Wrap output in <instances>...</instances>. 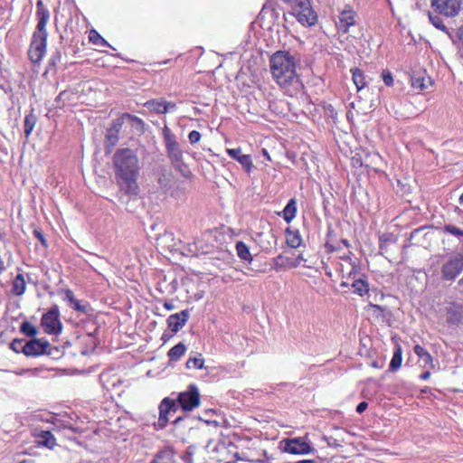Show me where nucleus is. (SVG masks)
<instances>
[{
	"label": "nucleus",
	"mask_w": 463,
	"mask_h": 463,
	"mask_svg": "<svg viewBox=\"0 0 463 463\" xmlns=\"http://www.w3.org/2000/svg\"><path fill=\"white\" fill-rule=\"evenodd\" d=\"M113 165L119 190L129 197H137L140 192L137 184L140 168L136 153L129 148L118 149L113 156Z\"/></svg>",
	"instance_id": "nucleus-1"
},
{
	"label": "nucleus",
	"mask_w": 463,
	"mask_h": 463,
	"mask_svg": "<svg viewBox=\"0 0 463 463\" xmlns=\"http://www.w3.org/2000/svg\"><path fill=\"white\" fill-rule=\"evenodd\" d=\"M297 58L287 51L275 52L269 61L270 71L277 83L286 89L299 85V78L296 72Z\"/></svg>",
	"instance_id": "nucleus-2"
},
{
	"label": "nucleus",
	"mask_w": 463,
	"mask_h": 463,
	"mask_svg": "<svg viewBox=\"0 0 463 463\" xmlns=\"http://www.w3.org/2000/svg\"><path fill=\"white\" fill-rule=\"evenodd\" d=\"M35 15L38 22L36 29L33 33L28 55L32 62L38 63L46 52L48 37L46 25L51 17L50 11L44 5L43 0H38L36 3Z\"/></svg>",
	"instance_id": "nucleus-3"
},
{
	"label": "nucleus",
	"mask_w": 463,
	"mask_h": 463,
	"mask_svg": "<svg viewBox=\"0 0 463 463\" xmlns=\"http://www.w3.org/2000/svg\"><path fill=\"white\" fill-rule=\"evenodd\" d=\"M162 134L165 146L166 155L171 162V165L184 176H187L189 171L187 170V166L184 162L183 151L180 148V145L176 140L175 135L167 126H165Z\"/></svg>",
	"instance_id": "nucleus-4"
},
{
	"label": "nucleus",
	"mask_w": 463,
	"mask_h": 463,
	"mask_svg": "<svg viewBox=\"0 0 463 463\" xmlns=\"http://www.w3.org/2000/svg\"><path fill=\"white\" fill-rule=\"evenodd\" d=\"M291 14L304 26H312L317 21V15L309 0H295L291 6Z\"/></svg>",
	"instance_id": "nucleus-5"
},
{
	"label": "nucleus",
	"mask_w": 463,
	"mask_h": 463,
	"mask_svg": "<svg viewBox=\"0 0 463 463\" xmlns=\"http://www.w3.org/2000/svg\"><path fill=\"white\" fill-rule=\"evenodd\" d=\"M463 271V254L450 255L441 267V279L444 281L453 282Z\"/></svg>",
	"instance_id": "nucleus-6"
},
{
	"label": "nucleus",
	"mask_w": 463,
	"mask_h": 463,
	"mask_svg": "<svg viewBox=\"0 0 463 463\" xmlns=\"http://www.w3.org/2000/svg\"><path fill=\"white\" fill-rule=\"evenodd\" d=\"M41 325L45 333L58 335L61 332L62 324L60 320V310L57 305L52 306L41 319Z\"/></svg>",
	"instance_id": "nucleus-7"
},
{
	"label": "nucleus",
	"mask_w": 463,
	"mask_h": 463,
	"mask_svg": "<svg viewBox=\"0 0 463 463\" xmlns=\"http://www.w3.org/2000/svg\"><path fill=\"white\" fill-rule=\"evenodd\" d=\"M176 401L183 411H191L200 405V392L197 386L190 384L184 392L178 393Z\"/></svg>",
	"instance_id": "nucleus-8"
},
{
	"label": "nucleus",
	"mask_w": 463,
	"mask_h": 463,
	"mask_svg": "<svg viewBox=\"0 0 463 463\" xmlns=\"http://www.w3.org/2000/svg\"><path fill=\"white\" fill-rule=\"evenodd\" d=\"M460 5L459 0H430L432 11L446 17H455L458 15Z\"/></svg>",
	"instance_id": "nucleus-9"
},
{
	"label": "nucleus",
	"mask_w": 463,
	"mask_h": 463,
	"mask_svg": "<svg viewBox=\"0 0 463 463\" xmlns=\"http://www.w3.org/2000/svg\"><path fill=\"white\" fill-rule=\"evenodd\" d=\"M280 445L283 452L293 455H306L313 450L303 437L283 439Z\"/></svg>",
	"instance_id": "nucleus-10"
},
{
	"label": "nucleus",
	"mask_w": 463,
	"mask_h": 463,
	"mask_svg": "<svg viewBox=\"0 0 463 463\" xmlns=\"http://www.w3.org/2000/svg\"><path fill=\"white\" fill-rule=\"evenodd\" d=\"M50 343L43 338H33L25 342L24 354L26 356H39L48 353Z\"/></svg>",
	"instance_id": "nucleus-11"
},
{
	"label": "nucleus",
	"mask_w": 463,
	"mask_h": 463,
	"mask_svg": "<svg viewBox=\"0 0 463 463\" xmlns=\"http://www.w3.org/2000/svg\"><path fill=\"white\" fill-rule=\"evenodd\" d=\"M127 121L131 123L132 127H134L136 128H142L144 126V121L141 118H139L134 115H131L129 113H124L119 118H118L112 121L111 127L109 128L111 130H113L114 132L120 133L123 125Z\"/></svg>",
	"instance_id": "nucleus-12"
},
{
	"label": "nucleus",
	"mask_w": 463,
	"mask_h": 463,
	"mask_svg": "<svg viewBox=\"0 0 463 463\" xmlns=\"http://www.w3.org/2000/svg\"><path fill=\"white\" fill-rule=\"evenodd\" d=\"M446 319L449 324L457 325L463 320V304L459 302H450L446 307Z\"/></svg>",
	"instance_id": "nucleus-13"
},
{
	"label": "nucleus",
	"mask_w": 463,
	"mask_h": 463,
	"mask_svg": "<svg viewBox=\"0 0 463 463\" xmlns=\"http://www.w3.org/2000/svg\"><path fill=\"white\" fill-rule=\"evenodd\" d=\"M355 24V12L350 7L345 8L339 14V21L336 24L337 29L343 33H346L349 28Z\"/></svg>",
	"instance_id": "nucleus-14"
},
{
	"label": "nucleus",
	"mask_w": 463,
	"mask_h": 463,
	"mask_svg": "<svg viewBox=\"0 0 463 463\" xmlns=\"http://www.w3.org/2000/svg\"><path fill=\"white\" fill-rule=\"evenodd\" d=\"M189 318V311L187 309L182 310L180 313H175L168 317L166 322L168 328L173 333H177L184 326Z\"/></svg>",
	"instance_id": "nucleus-15"
},
{
	"label": "nucleus",
	"mask_w": 463,
	"mask_h": 463,
	"mask_svg": "<svg viewBox=\"0 0 463 463\" xmlns=\"http://www.w3.org/2000/svg\"><path fill=\"white\" fill-rule=\"evenodd\" d=\"M226 152L231 158L238 161L248 174L251 172L253 168V162L250 155H242L240 147L228 148L226 149Z\"/></svg>",
	"instance_id": "nucleus-16"
},
{
	"label": "nucleus",
	"mask_w": 463,
	"mask_h": 463,
	"mask_svg": "<svg viewBox=\"0 0 463 463\" xmlns=\"http://www.w3.org/2000/svg\"><path fill=\"white\" fill-rule=\"evenodd\" d=\"M149 463H176L175 451L172 446L158 450Z\"/></svg>",
	"instance_id": "nucleus-17"
},
{
	"label": "nucleus",
	"mask_w": 463,
	"mask_h": 463,
	"mask_svg": "<svg viewBox=\"0 0 463 463\" xmlns=\"http://www.w3.org/2000/svg\"><path fill=\"white\" fill-rule=\"evenodd\" d=\"M170 403V398L165 397L161 401L159 404V417L157 422L155 424L157 430H163L169 420L168 415L171 413L169 410L171 407Z\"/></svg>",
	"instance_id": "nucleus-18"
},
{
	"label": "nucleus",
	"mask_w": 463,
	"mask_h": 463,
	"mask_svg": "<svg viewBox=\"0 0 463 463\" xmlns=\"http://www.w3.org/2000/svg\"><path fill=\"white\" fill-rule=\"evenodd\" d=\"M35 437L40 446L52 449L56 444L54 436L48 430H42Z\"/></svg>",
	"instance_id": "nucleus-19"
},
{
	"label": "nucleus",
	"mask_w": 463,
	"mask_h": 463,
	"mask_svg": "<svg viewBox=\"0 0 463 463\" xmlns=\"http://www.w3.org/2000/svg\"><path fill=\"white\" fill-rule=\"evenodd\" d=\"M439 15L440 14H438L434 13L433 11L432 12L430 11L428 14V16H429V20H430V24L437 29L446 33L450 37V39L453 41V43H456V40H454L453 35L449 33L448 27L444 24L443 20H442V18H440Z\"/></svg>",
	"instance_id": "nucleus-20"
},
{
	"label": "nucleus",
	"mask_w": 463,
	"mask_h": 463,
	"mask_svg": "<svg viewBox=\"0 0 463 463\" xmlns=\"http://www.w3.org/2000/svg\"><path fill=\"white\" fill-rule=\"evenodd\" d=\"M26 282L24 274L19 273L12 282L11 292L15 296H22L25 292Z\"/></svg>",
	"instance_id": "nucleus-21"
},
{
	"label": "nucleus",
	"mask_w": 463,
	"mask_h": 463,
	"mask_svg": "<svg viewBox=\"0 0 463 463\" xmlns=\"http://www.w3.org/2000/svg\"><path fill=\"white\" fill-rule=\"evenodd\" d=\"M286 239L288 245L293 249L298 248L302 243V238L299 231L298 230H291L290 228H288L286 230Z\"/></svg>",
	"instance_id": "nucleus-22"
},
{
	"label": "nucleus",
	"mask_w": 463,
	"mask_h": 463,
	"mask_svg": "<svg viewBox=\"0 0 463 463\" xmlns=\"http://www.w3.org/2000/svg\"><path fill=\"white\" fill-rule=\"evenodd\" d=\"M236 252L241 260L247 263H250L252 261V256L250 249L243 241H238L236 243Z\"/></svg>",
	"instance_id": "nucleus-23"
},
{
	"label": "nucleus",
	"mask_w": 463,
	"mask_h": 463,
	"mask_svg": "<svg viewBox=\"0 0 463 463\" xmlns=\"http://www.w3.org/2000/svg\"><path fill=\"white\" fill-rule=\"evenodd\" d=\"M297 203L294 198L290 199L283 210V218L289 223L296 216Z\"/></svg>",
	"instance_id": "nucleus-24"
},
{
	"label": "nucleus",
	"mask_w": 463,
	"mask_h": 463,
	"mask_svg": "<svg viewBox=\"0 0 463 463\" xmlns=\"http://www.w3.org/2000/svg\"><path fill=\"white\" fill-rule=\"evenodd\" d=\"M351 72L353 81L357 90L359 91L366 86L365 76L364 72L358 68L352 69Z\"/></svg>",
	"instance_id": "nucleus-25"
},
{
	"label": "nucleus",
	"mask_w": 463,
	"mask_h": 463,
	"mask_svg": "<svg viewBox=\"0 0 463 463\" xmlns=\"http://www.w3.org/2000/svg\"><path fill=\"white\" fill-rule=\"evenodd\" d=\"M414 353L419 356V358L424 363L425 365H430L433 367V360L430 354L421 345H416L413 348Z\"/></svg>",
	"instance_id": "nucleus-26"
},
{
	"label": "nucleus",
	"mask_w": 463,
	"mask_h": 463,
	"mask_svg": "<svg viewBox=\"0 0 463 463\" xmlns=\"http://www.w3.org/2000/svg\"><path fill=\"white\" fill-rule=\"evenodd\" d=\"M37 122V117L36 115L33 113V111L32 110L29 114H27L24 118V136L26 137H29V136L32 134L34 127H35V124Z\"/></svg>",
	"instance_id": "nucleus-27"
},
{
	"label": "nucleus",
	"mask_w": 463,
	"mask_h": 463,
	"mask_svg": "<svg viewBox=\"0 0 463 463\" xmlns=\"http://www.w3.org/2000/svg\"><path fill=\"white\" fill-rule=\"evenodd\" d=\"M186 351V346L183 343H178L168 351V357L171 361H178Z\"/></svg>",
	"instance_id": "nucleus-28"
},
{
	"label": "nucleus",
	"mask_w": 463,
	"mask_h": 463,
	"mask_svg": "<svg viewBox=\"0 0 463 463\" xmlns=\"http://www.w3.org/2000/svg\"><path fill=\"white\" fill-rule=\"evenodd\" d=\"M429 84H430V78L425 79L420 75H414L411 77V86L415 90H424L428 89Z\"/></svg>",
	"instance_id": "nucleus-29"
},
{
	"label": "nucleus",
	"mask_w": 463,
	"mask_h": 463,
	"mask_svg": "<svg viewBox=\"0 0 463 463\" xmlns=\"http://www.w3.org/2000/svg\"><path fill=\"white\" fill-rule=\"evenodd\" d=\"M442 230L444 233H448L456 237L460 242L463 243V230L460 228L450 223H446L444 224Z\"/></svg>",
	"instance_id": "nucleus-30"
},
{
	"label": "nucleus",
	"mask_w": 463,
	"mask_h": 463,
	"mask_svg": "<svg viewBox=\"0 0 463 463\" xmlns=\"http://www.w3.org/2000/svg\"><path fill=\"white\" fill-rule=\"evenodd\" d=\"M352 287L354 288V292L359 296H364L369 291V285L365 279H355L353 282Z\"/></svg>",
	"instance_id": "nucleus-31"
},
{
	"label": "nucleus",
	"mask_w": 463,
	"mask_h": 463,
	"mask_svg": "<svg viewBox=\"0 0 463 463\" xmlns=\"http://www.w3.org/2000/svg\"><path fill=\"white\" fill-rule=\"evenodd\" d=\"M73 93L70 90H63L55 99L56 107L62 108L67 103L71 102L73 98Z\"/></svg>",
	"instance_id": "nucleus-32"
},
{
	"label": "nucleus",
	"mask_w": 463,
	"mask_h": 463,
	"mask_svg": "<svg viewBox=\"0 0 463 463\" xmlns=\"http://www.w3.org/2000/svg\"><path fill=\"white\" fill-rule=\"evenodd\" d=\"M204 365V359L201 354L194 357H190L185 364L187 369H203Z\"/></svg>",
	"instance_id": "nucleus-33"
},
{
	"label": "nucleus",
	"mask_w": 463,
	"mask_h": 463,
	"mask_svg": "<svg viewBox=\"0 0 463 463\" xmlns=\"http://www.w3.org/2000/svg\"><path fill=\"white\" fill-rule=\"evenodd\" d=\"M146 107L156 113L165 114V100H151L146 102Z\"/></svg>",
	"instance_id": "nucleus-34"
},
{
	"label": "nucleus",
	"mask_w": 463,
	"mask_h": 463,
	"mask_svg": "<svg viewBox=\"0 0 463 463\" xmlns=\"http://www.w3.org/2000/svg\"><path fill=\"white\" fill-rule=\"evenodd\" d=\"M402 361V352H401V349H398L397 351L394 352L392 358L390 362V364H389L390 371L394 372V371L398 370L401 367Z\"/></svg>",
	"instance_id": "nucleus-35"
},
{
	"label": "nucleus",
	"mask_w": 463,
	"mask_h": 463,
	"mask_svg": "<svg viewBox=\"0 0 463 463\" xmlns=\"http://www.w3.org/2000/svg\"><path fill=\"white\" fill-rule=\"evenodd\" d=\"M89 39L96 45L109 46L108 42L96 30H91L90 32Z\"/></svg>",
	"instance_id": "nucleus-36"
},
{
	"label": "nucleus",
	"mask_w": 463,
	"mask_h": 463,
	"mask_svg": "<svg viewBox=\"0 0 463 463\" xmlns=\"http://www.w3.org/2000/svg\"><path fill=\"white\" fill-rule=\"evenodd\" d=\"M20 331L27 336H34L37 334L36 327L30 322L24 321L20 326Z\"/></svg>",
	"instance_id": "nucleus-37"
},
{
	"label": "nucleus",
	"mask_w": 463,
	"mask_h": 463,
	"mask_svg": "<svg viewBox=\"0 0 463 463\" xmlns=\"http://www.w3.org/2000/svg\"><path fill=\"white\" fill-rule=\"evenodd\" d=\"M118 140H119V133L114 132L113 130L109 128L107 130V134H106V141L108 143V146L113 147L118 144Z\"/></svg>",
	"instance_id": "nucleus-38"
},
{
	"label": "nucleus",
	"mask_w": 463,
	"mask_h": 463,
	"mask_svg": "<svg viewBox=\"0 0 463 463\" xmlns=\"http://www.w3.org/2000/svg\"><path fill=\"white\" fill-rule=\"evenodd\" d=\"M24 345L25 343L22 339H14L10 344V348L15 353H24Z\"/></svg>",
	"instance_id": "nucleus-39"
},
{
	"label": "nucleus",
	"mask_w": 463,
	"mask_h": 463,
	"mask_svg": "<svg viewBox=\"0 0 463 463\" xmlns=\"http://www.w3.org/2000/svg\"><path fill=\"white\" fill-rule=\"evenodd\" d=\"M194 454V448L190 446L187 448L186 451L181 456V458L184 463H193Z\"/></svg>",
	"instance_id": "nucleus-40"
},
{
	"label": "nucleus",
	"mask_w": 463,
	"mask_h": 463,
	"mask_svg": "<svg viewBox=\"0 0 463 463\" xmlns=\"http://www.w3.org/2000/svg\"><path fill=\"white\" fill-rule=\"evenodd\" d=\"M382 78L386 86L391 87L393 85V77L390 71L383 70L382 72Z\"/></svg>",
	"instance_id": "nucleus-41"
},
{
	"label": "nucleus",
	"mask_w": 463,
	"mask_h": 463,
	"mask_svg": "<svg viewBox=\"0 0 463 463\" xmlns=\"http://www.w3.org/2000/svg\"><path fill=\"white\" fill-rule=\"evenodd\" d=\"M188 139H189V142L194 145V144H196L200 141L201 139V134L200 132L196 131V130H193L189 133L188 135Z\"/></svg>",
	"instance_id": "nucleus-42"
},
{
	"label": "nucleus",
	"mask_w": 463,
	"mask_h": 463,
	"mask_svg": "<svg viewBox=\"0 0 463 463\" xmlns=\"http://www.w3.org/2000/svg\"><path fill=\"white\" fill-rule=\"evenodd\" d=\"M74 310L86 314L88 312V307L86 305L80 304V301L76 299V301L72 304L71 307Z\"/></svg>",
	"instance_id": "nucleus-43"
},
{
	"label": "nucleus",
	"mask_w": 463,
	"mask_h": 463,
	"mask_svg": "<svg viewBox=\"0 0 463 463\" xmlns=\"http://www.w3.org/2000/svg\"><path fill=\"white\" fill-rule=\"evenodd\" d=\"M33 235H34L35 238H37L40 241V242L42 243V245L43 247L47 248V246H48L47 245V241H46V240L44 238V235H43V233L42 232L41 230L35 229L33 231Z\"/></svg>",
	"instance_id": "nucleus-44"
},
{
	"label": "nucleus",
	"mask_w": 463,
	"mask_h": 463,
	"mask_svg": "<svg viewBox=\"0 0 463 463\" xmlns=\"http://www.w3.org/2000/svg\"><path fill=\"white\" fill-rule=\"evenodd\" d=\"M325 439L327 443V445L331 448H338L341 447V442L337 439H335L333 437H325Z\"/></svg>",
	"instance_id": "nucleus-45"
},
{
	"label": "nucleus",
	"mask_w": 463,
	"mask_h": 463,
	"mask_svg": "<svg viewBox=\"0 0 463 463\" xmlns=\"http://www.w3.org/2000/svg\"><path fill=\"white\" fill-rule=\"evenodd\" d=\"M65 299L71 304L72 305L75 301H76V298L74 297V294L73 292L71 290V289H66L65 290Z\"/></svg>",
	"instance_id": "nucleus-46"
},
{
	"label": "nucleus",
	"mask_w": 463,
	"mask_h": 463,
	"mask_svg": "<svg viewBox=\"0 0 463 463\" xmlns=\"http://www.w3.org/2000/svg\"><path fill=\"white\" fill-rule=\"evenodd\" d=\"M453 37L458 39V41L461 43V48L463 49V25L458 29L456 34L453 35Z\"/></svg>",
	"instance_id": "nucleus-47"
},
{
	"label": "nucleus",
	"mask_w": 463,
	"mask_h": 463,
	"mask_svg": "<svg viewBox=\"0 0 463 463\" xmlns=\"http://www.w3.org/2000/svg\"><path fill=\"white\" fill-rule=\"evenodd\" d=\"M367 407H368V403L366 402H361L356 406V412L361 414L367 409Z\"/></svg>",
	"instance_id": "nucleus-48"
},
{
	"label": "nucleus",
	"mask_w": 463,
	"mask_h": 463,
	"mask_svg": "<svg viewBox=\"0 0 463 463\" xmlns=\"http://www.w3.org/2000/svg\"><path fill=\"white\" fill-rule=\"evenodd\" d=\"M369 307L373 309L374 312H379L377 315H380V313H383L386 310L385 307L375 304H370Z\"/></svg>",
	"instance_id": "nucleus-49"
},
{
	"label": "nucleus",
	"mask_w": 463,
	"mask_h": 463,
	"mask_svg": "<svg viewBox=\"0 0 463 463\" xmlns=\"http://www.w3.org/2000/svg\"><path fill=\"white\" fill-rule=\"evenodd\" d=\"M165 107L166 109V113L170 111H175L176 109V104L174 102H167L165 100Z\"/></svg>",
	"instance_id": "nucleus-50"
},
{
	"label": "nucleus",
	"mask_w": 463,
	"mask_h": 463,
	"mask_svg": "<svg viewBox=\"0 0 463 463\" xmlns=\"http://www.w3.org/2000/svg\"><path fill=\"white\" fill-rule=\"evenodd\" d=\"M170 402H171V403H170L171 407L169 410H170L171 413L172 412L175 413L178 411L180 405L178 403H176V402H177L176 400L170 398Z\"/></svg>",
	"instance_id": "nucleus-51"
},
{
	"label": "nucleus",
	"mask_w": 463,
	"mask_h": 463,
	"mask_svg": "<svg viewBox=\"0 0 463 463\" xmlns=\"http://www.w3.org/2000/svg\"><path fill=\"white\" fill-rule=\"evenodd\" d=\"M389 241L388 235L383 234L380 237V248L383 249V243Z\"/></svg>",
	"instance_id": "nucleus-52"
},
{
	"label": "nucleus",
	"mask_w": 463,
	"mask_h": 463,
	"mask_svg": "<svg viewBox=\"0 0 463 463\" xmlns=\"http://www.w3.org/2000/svg\"><path fill=\"white\" fill-rule=\"evenodd\" d=\"M430 377V373L429 371H426L424 373H422L420 375V378L421 380H428L429 378Z\"/></svg>",
	"instance_id": "nucleus-53"
},
{
	"label": "nucleus",
	"mask_w": 463,
	"mask_h": 463,
	"mask_svg": "<svg viewBox=\"0 0 463 463\" xmlns=\"http://www.w3.org/2000/svg\"><path fill=\"white\" fill-rule=\"evenodd\" d=\"M164 307L167 310H173L175 308L174 304H172L170 302H166V301L164 303Z\"/></svg>",
	"instance_id": "nucleus-54"
},
{
	"label": "nucleus",
	"mask_w": 463,
	"mask_h": 463,
	"mask_svg": "<svg viewBox=\"0 0 463 463\" xmlns=\"http://www.w3.org/2000/svg\"><path fill=\"white\" fill-rule=\"evenodd\" d=\"M284 259V257L282 255H279L277 258H276V263L279 264V261H282Z\"/></svg>",
	"instance_id": "nucleus-55"
},
{
	"label": "nucleus",
	"mask_w": 463,
	"mask_h": 463,
	"mask_svg": "<svg viewBox=\"0 0 463 463\" xmlns=\"http://www.w3.org/2000/svg\"><path fill=\"white\" fill-rule=\"evenodd\" d=\"M182 420H183V419H182L181 417L176 418V419L173 421L174 425H177V424L179 423V421H181Z\"/></svg>",
	"instance_id": "nucleus-56"
},
{
	"label": "nucleus",
	"mask_w": 463,
	"mask_h": 463,
	"mask_svg": "<svg viewBox=\"0 0 463 463\" xmlns=\"http://www.w3.org/2000/svg\"><path fill=\"white\" fill-rule=\"evenodd\" d=\"M19 463H33V462L32 460H29V459H24V460H22Z\"/></svg>",
	"instance_id": "nucleus-57"
},
{
	"label": "nucleus",
	"mask_w": 463,
	"mask_h": 463,
	"mask_svg": "<svg viewBox=\"0 0 463 463\" xmlns=\"http://www.w3.org/2000/svg\"><path fill=\"white\" fill-rule=\"evenodd\" d=\"M342 241L346 247H349V241L347 240H343Z\"/></svg>",
	"instance_id": "nucleus-58"
},
{
	"label": "nucleus",
	"mask_w": 463,
	"mask_h": 463,
	"mask_svg": "<svg viewBox=\"0 0 463 463\" xmlns=\"http://www.w3.org/2000/svg\"><path fill=\"white\" fill-rule=\"evenodd\" d=\"M169 62H171V60H165V61H164L162 62H159V64H166V63H169Z\"/></svg>",
	"instance_id": "nucleus-59"
},
{
	"label": "nucleus",
	"mask_w": 463,
	"mask_h": 463,
	"mask_svg": "<svg viewBox=\"0 0 463 463\" xmlns=\"http://www.w3.org/2000/svg\"><path fill=\"white\" fill-rule=\"evenodd\" d=\"M459 203L463 205V194L459 197Z\"/></svg>",
	"instance_id": "nucleus-60"
},
{
	"label": "nucleus",
	"mask_w": 463,
	"mask_h": 463,
	"mask_svg": "<svg viewBox=\"0 0 463 463\" xmlns=\"http://www.w3.org/2000/svg\"><path fill=\"white\" fill-rule=\"evenodd\" d=\"M342 260H350L351 259H350L349 256H344V257H342Z\"/></svg>",
	"instance_id": "nucleus-61"
},
{
	"label": "nucleus",
	"mask_w": 463,
	"mask_h": 463,
	"mask_svg": "<svg viewBox=\"0 0 463 463\" xmlns=\"http://www.w3.org/2000/svg\"><path fill=\"white\" fill-rule=\"evenodd\" d=\"M167 338H168V336L166 335V334H164V335H162V339H163L164 341H166V339H167Z\"/></svg>",
	"instance_id": "nucleus-62"
},
{
	"label": "nucleus",
	"mask_w": 463,
	"mask_h": 463,
	"mask_svg": "<svg viewBox=\"0 0 463 463\" xmlns=\"http://www.w3.org/2000/svg\"><path fill=\"white\" fill-rule=\"evenodd\" d=\"M372 365H373V367H376V368H378V367H379V365H378L377 362H373Z\"/></svg>",
	"instance_id": "nucleus-63"
}]
</instances>
